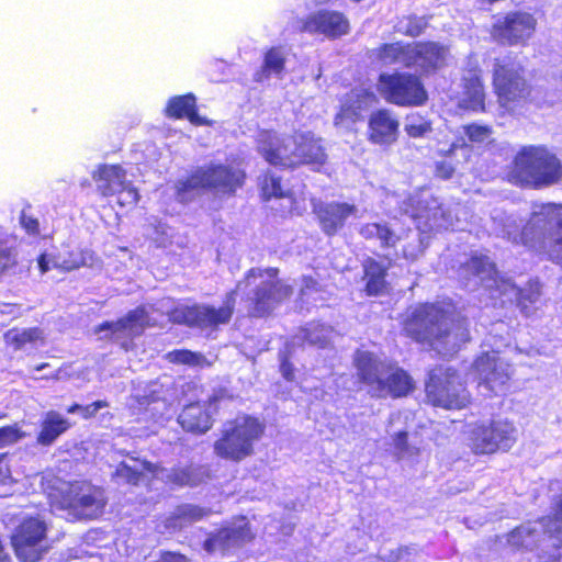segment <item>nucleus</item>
I'll use <instances>...</instances> for the list:
<instances>
[{
  "instance_id": "nucleus-1",
  "label": "nucleus",
  "mask_w": 562,
  "mask_h": 562,
  "mask_svg": "<svg viewBox=\"0 0 562 562\" xmlns=\"http://www.w3.org/2000/svg\"><path fill=\"white\" fill-rule=\"evenodd\" d=\"M277 269H250L236 289L226 294L223 305L215 307L209 304L193 305L177 310L173 319L201 329H215L229 323L238 292L245 295L248 313L263 316L271 312L280 302L289 297L293 289L277 279Z\"/></svg>"
},
{
  "instance_id": "nucleus-2",
  "label": "nucleus",
  "mask_w": 562,
  "mask_h": 562,
  "mask_svg": "<svg viewBox=\"0 0 562 562\" xmlns=\"http://www.w3.org/2000/svg\"><path fill=\"white\" fill-rule=\"evenodd\" d=\"M407 335L427 344L442 356L456 353L470 339L468 321L450 305L422 304L414 308L404 326Z\"/></svg>"
},
{
  "instance_id": "nucleus-3",
  "label": "nucleus",
  "mask_w": 562,
  "mask_h": 562,
  "mask_svg": "<svg viewBox=\"0 0 562 562\" xmlns=\"http://www.w3.org/2000/svg\"><path fill=\"white\" fill-rule=\"evenodd\" d=\"M501 221L502 228L496 231L497 235L515 244L539 247L553 261L562 263V206H541L522 228L521 221L514 216H506Z\"/></svg>"
},
{
  "instance_id": "nucleus-4",
  "label": "nucleus",
  "mask_w": 562,
  "mask_h": 562,
  "mask_svg": "<svg viewBox=\"0 0 562 562\" xmlns=\"http://www.w3.org/2000/svg\"><path fill=\"white\" fill-rule=\"evenodd\" d=\"M401 210L417 223L418 233L403 248L404 257L411 260L423 254L431 233L459 228V216H453L451 210L445 207L428 191H420L405 199Z\"/></svg>"
},
{
  "instance_id": "nucleus-5",
  "label": "nucleus",
  "mask_w": 562,
  "mask_h": 562,
  "mask_svg": "<svg viewBox=\"0 0 562 562\" xmlns=\"http://www.w3.org/2000/svg\"><path fill=\"white\" fill-rule=\"evenodd\" d=\"M353 363L358 380L372 397H401L413 390L412 378L406 371L370 351L358 350Z\"/></svg>"
},
{
  "instance_id": "nucleus-6",
  "label": "nucleus",
  "mask_w": 562,
  "mask_h": 562,
  "mask_svg": "<svg viewBox=\"0 0 562 562\" xmlns=\"http://www.w3.org/2000/svg\"><path fill=\"white\" fill-rule=\"evenodd\" d=\"M459 276L465 286L475 289L482 285L491 292L492 296L497 294L499 297H504V302L517 301L520 304L525 302L536 303L540 297V290L537 284L522 290L516 286L510 280L499 278L495 265L484 255L472 256L460 267Z\"/></svg>"
},
{
  "instance_id": "nucleus-7",
  "label": "nucleus",
  "mask_w": 562,
  "mask_h": 562,
  "mask_svg": "<svg viewBox=\"0 0 562 562\" xmlns=\"http://www.w3.org/2000/svg\"><path fill=\"white\" fill-rule=\"evenodd\" d=\"M510 179L532 189L550 187L562 180V164L544 146H525L515 156Z\"/></svg>"
},
{
  "instance_id": "nucleus-8",
  "label": "nucleus",
  "mask_w": 562,
  "mask_h": 562,
  "mask_svg": "<svg viewBox=\"0 0 562 562\" xmlns=\"http://www.w3.org/2000/svg\"><path fill=\"white\" fill-rule=\"evenodd\" d=\"M265 431L256 417L243 415L224 424L214 442V453L225 460L239 462L254 453V445Z\"/></svg>"
},
{
  "instance_id": "nucleus-9",
  "label": "nucleus",
  "mask_w": 562,
  "mask_h": 562,
  "mask_svg": "<svg viewBox=\"0 0 562 562\" xmlns=\"http://www.w3.org/2000/svg\"><path fill=\"white\" fill-rule=\"evenodd\" d=\"M50 504L56 509L67 510L78 519H93L103 514L106 505L104 491L88 482L63 484L58 495L49 494Z\"/></svg>"
},
{
  "instance_id": "nucleus-10",
  "label": "nucleus",
  "mask_w": 562,
  "mask_h": 562,
  "mask_svg": "<svg viewBox=\"0 0 562 562\" xmlns=\"http://www.w3.org/2000/svg\"><path fill=\"white\" fill-rule=\"evenodd\" d=\"M243 170L224 165H210L198 169L187 180L177 183V195L184 202L196 189H210L216 194L232 195L244 183Z\"/></svg>"
},
{
  "instance_id": "nucleus-11",
  "label": "nucleus",
  "mask_w": 562,
  "mask_h": 562,
  "mask_svg": "<svg viewBox=\"0 0 562 562\" xmlns=\"http://www.w3.org/2000/svg\"><path fill=\"white\" fill-rule=\"evenodd\" d=\"M493 86L499 104L507 110H513L530 94L524 68L510 56L495 59Z\"/></svg>"
},
{
  "instance_id": "nucleus-12",
  "label": "nucleus",
  "mask_w": 562,
  "mask_h": 562,
  "mask_svg": "<svg viewBox=\"0 0 562 562\" xmlns=\"http://www.w3.org/2000/svg\"><path fill=\"white\" fill-rule=\"evenodd\" d=\"M428 400L435 405L447 409H460L470 401L460 375L451 368H436L426 383Z\"/></svg>"
},
{
  "instance_id": "nucleus-13",
  "label": "nucleus",
  "mask_w": 562,
  "mask_h": 562,
  "mask_svg": "<svg viewBox=\"0 0 562 562\" xmlns=\"http://www.w3.org/2000/svg\"><path fill=\"white\" fill-rule=\"evenodd\" d=\"M48 526L41 516L25 517L12 535V546L18 559L34 562L47 551Z\"/></svg>"
},
{
  "instance_id": "nucleus-14",
  "label": "nucleus",
  "mask_w": 562,
  "mask_h": 562,
  "mask_svg": "<svg viewBox=\"0 0 562 562\" xmlns=\"http://www.w3.org/2000/svg\"><path fill=\"white\" fill-rule=\"evenodd\" d=\"M304 143L295 151V138L281 137L271 131H260L257 136L259 154L267 162L273 166L292 168L306 159L303 150Z\"/></svg>"
},
{
  "instance_id": "nucleus-15",
  "label": "nucleus",
  "mask_w": 562,
  "mask_h": 562,
  "mask_svg": "<svg viewBox=\"0 0 562 562\" xmlns=\"http://www.w3.org/2000/svg\"><path fill=\"white\" fill-rule=\"evenodd\" d=\"M378 90L389 102L397 105H420L427 99V93L419 79L412 75H381Z\"/></svg>"
},
{
  "instance_id": "nucleus-16",
  "label": "nucleus",
  "mask_w": 562,
  "mask_h": 562,
  "mask_svg": "<svg viewBox=\"0 0 562 562\" xmlns=\"http://www.w3.org/2000/svg\"><path fill=\"white\" fill-rule=\"evenodd\" d=\"M546 533L557 538V544L562 546V494L553 518L547 517L517 527L507 535V542L516 549H531L537 544L540 536Z\"/></svg>"
},
{
  "instance_id": "nucleus-17",
  "label": "nucleus",
  "mask_w": 562,
  "mask_h": 562,
  "mask_svg": "<svg viewBox=\"0 0 562 562\" xmlns=\"http://www.w3.org/2000/svg\"><path fill=\"white\" fill-rule=\"evenodd\" d=\"M153 312V305L139 306L116 322L101 324L97 333H104L102 337L121 341L122 346L127 349V340L142 335L147 326H154L157 323V319L151 316Z\"/></svg>"
},
{
  "instance_id": "nucleus-18",
  "label": "nucleus",
  "mask_w": 562,
  "mask_h": 562,
  "mask_svg": "<svg viewBox=\"0 0 562 562\" xmlns=\"http://www.w3.org/2000/svg\"><path fill=\"white\" fill-rule=\"evenodd\" d=\"M479 379V386L495 395L504 394L513 374L510 364L491 351L480 356L473 364Z\"/></svg>"
},
{
  "instance_id": "nucleus-19",
  "label": "nucleus",
  "mask_w": 562,
  "mask_h": 562,
  "mask_svg": "<svg viewBox=\"0 0 562 562\" xmlns=\"http://www.w3.org/2000/svg\"><path fill=\"white\" fill-rule=\"evenodd\" d=\"M536 20L524 12L508 13L493 24L492 36L502 44H525L533 34Z\"/></svg>"
},
{
  "instance_id": "nucleus-20",
  "label": "nucleus",
  "mask_w": 562,
  "mask_h": 562,
  "mask_svg": "<svg viewBox=\"0 0 562 562\" xmlns=\"http://www.w3.org/2000/svg\"><path fill=\"white\" fill-rule=\"evenodd\" d=\"M319 225L326 235H335L341 229L349 218H360V210L353 203L348 202H319L314 205Z\"/></svg>"
},
{
  "instance_id": "nucleus-21",
  "label": "nucleus",
  "mask_w": 562,
  "mask_h": 562,
  "mask_svg": "<svg viewBox=\"0 0 562 562\" xmlns=\"http://www.w3.org/2000/svg\"><path fill=\"white\" fill-rule=\"evenodd\" d=\"M252 533L248 527V521L245 517L238 518L231 526L222 528L216 533L212 535L204 542V549L207 552L216 550H227L234 547L241 546L250 541Z\"/></svg>"
},
{
  "instance_id": "nucleus-22",
  "label": "nucleus",
  "mask_w": 562,
  "mask_h": 562,
  "mask_svg": "<svg viewBox=\"0 0 562 562\" xmlns=\"http://www.w3.org/2000/svg\"><path fill=\"white\" fill-rule=\"evenodd\" d=\"M400 122L390 110L372 112L369 119V139L378 145H391L398 136Z\"/></svg>"
},
{
  "instance_id": "nucleus-23",
  "label": "nucleus",
  "mask_w": 562,
  "mask_h": 562,
  "mask_svg": "<svg viewBox=\"0 0 562 562\" xmlns=\"http://www.w3.org/2000/svg\"><path fill=\"white\" fill-rule=\"evenodd\" d=\"M303 29L310 33H318L327 37H338L348 32L349 23L339 12L318 11L307 16Z\"/></svg>"
},
{
  "instance_id": "nucleus-24",
  "label": "nucleus",
  "mask_w": 562,
  "mask_h": 562,
  "mask_svg": "<svg viewBox=\"0 0 562 562\" xmlns=\"http://www.w3.org/2000/svg\"><path fill=\"white\" fill-rule=\"evenodd\" d=\"M155 477L177 486H196L209 477V470L203 465L189 464L171 469L156 464Z\"/></svg>"
},
{
  "instance_id": "nucleus-25",
  "label": "nucleus",
  "mask_w": 562,
  "mask_h": 562,
  "mask_svg": "<svg viewBox=\"0 0 562 562\" xmlns=\"http://www.w3.org/2000/svg\"><path fill=\"white\" fill-rule=\"evenodd\" d=\"M375 97L366 90L352 91L342 103L340 111L335 116V125L349 128L362 117V111L372 105Z\"/></svg>"
},
{
  "instance_id": "nucleus-26",
  "label": "nucleus",
  "mask_w": 562,
  "mask_h": 562,
  "mask_svg": "<svg viewBox=\"0 0 562 562\" xmlns=\"http://www.w3.org/2000/svg\"><path fill=\"white\" fill-rule=\"evenodd\" d=\"M220 400L215 395L207 407L201 403L187 405L178 417L179 424L187 431L203 434L212 427V405Z\"/></svg>"
},
{
  "instance_id": "nucleus-27",
  "label": "nucleus",
  "mask_w": 562,
  "mask_h": 562,
  "mask_svg": "<svg viewBox=\"0 0 562 562\" xmlns=\"http://www.w3.org/2000/svg\"><path fill=\"white\" fill-rule=\"evenodd\" d=\"M467 446L475 454H493L496 452L492 439L490 423L476 422L469 424L464 431Z\"/></svg>"
},
{
  "instance_id": "nucleus-28",
  "label": "nucleus",
  "mask_w": 562,
  "mask_h": 562,
  "mask_svg": "<svg viewBox=\"0 0 562 562\" xmlns=\"http://www.w3.org/2000/svg\"><path fill=\"white\" fill-rule=\"evenodd\" d=\"M414 65L416 69L428 71L445 64L447 49L434 42L413 44Z\"/></svg>"
},
{
  "instance_id": "nucleus-29",
  "label": "nucleus",
  "mask_w": 562,
  "mask_h": 562,
  "mask_svg": "<svg viewBox=\"0 0 562 562\" xmlns=\"http://www.w3.org/2000/svg\"><path fill=\"white\" fill-rule=\"evenodd\" d=\"M92 178L97 182L98 191L104 195H114L126 181V173L121 166L102 165L92 173Z\"/></svg>"
},
{
  "instance_id": "nucleus-30",
  "label": "nucleus",
  "mask_w": 562,
  "mask_h": 562,
  "mask_svg": "<svg viewBox=\"0 0 562 562\" xmlns=\"http://www.w3.org/2000/svg\"><path fill=\"white\" fill-rule=\"evenodd\" d=\"M70 428V423L67 418L63 417L56 411H48L45 413L41 423V430L37 435L36 441L38 445L48 447L55 440Z\"/></svg>"
},
{
  "instance_id": "nucleus-31",
  "label": "nucleus",
  "mask_w": 562,
  "mask_h": 562,
  "mask_svg": "<svg viewBox=\"0 0 562 562\" xmlns=\"http://www.w3.org/2000/svg\"><path fill=\"white\" fill-rule=\"evenodd\" d=\"M407 416L401 412H394L390 415L387 431L391 434L392 446L395 454L400 459L413 458L418 454L419 449L408 442L407 431L403 429L393 430L395 424L401 423Z\"/></svg>"
},
{
  "instance_id": "nucleus-32",
  "label": "nucleus",
  "mask_w": 562,
  "mask_h": 562,
  "mask_svg": "<svg viewBox=\"0 0 562 562\" xmlns=\"http://www.w3.org/2000/svg\"><path fill=\"white\" fill-rule=\"evenodd\" d=\"M484 89L477 71H470L464 77V92L460 105L464 109L479 111L484 109Z\"/></svg>"
},
{
  "instance_id": "nucleus-33",
  "label": "nucleus",
  "mask_w": 562,
  "mask_h": 562,
  "mask_svg": "<svg viewBox=\"0 0 562 562\" xmlns=\"http://www.w3.org/2000/svg\"><path fill=\"white\" fill-rule=\"evenodd\" d=\"M379 59L386 66L401 65L411 68L414 65L413 44H385L379 49Z\"/></svg>"
},
{
  "instance_id": "nucleus-34",
  "label": "nucleus",
  "mask_w": 562,
  "mask_h": 562,
  "mask_svg": "<svg viewBox=\"0 0 562 562\" xmlns=\"http://www.w3.org/2000/svg\"><path fill=\"white\" fill-rule=\"evenodd\" d=\"M54 266L68 271L80 267L94 268L99 266V259L88 249H77L67 254L59 252L54 261Z\"/></svg>"
},
{
  "instance_id": "nucleus-35",
  "label": "nucleus",
  "mask_w": 562,
  "mask_h": 562,
  "mask_svg": "<svg viewBox=\"0 0 562 562\" xmlns=\"http://www.w3.org/2000/svg\"><path fill=\"white\" fill-rule=\"evenodd\" d=\"M490 427L496 452L508 451L517 441L518 430L513 423L497 419L490 422Z\"/></svg>"
},
{
  "instance_id": "nucleus-36",
  "label": "nucleus",
  "mask_w": 562,
  "mask_h": 562,
  "mask_svg": "<svg viewBox=\"0 0 562 562\" xmlns=\"http://www.w3.org/2000/svg\"><path fill=\"white\" fill-rule=\"evenodd\" d=\"M167 114L172 117H188L192 124L201 125L205 121L195 111V98L192 94L175 97L170 99Z\"/></svg>"
},
{
  "instance_id": "nucleus-37",
  "label": "nucleus",
  "mask_w": 562,
  "mask_h": 562,
  "mask_svg": "<svg viewBox=\"0 0 562 562\" xmlns=\"http://www.w3.org/2000/svg\"><path fill=\"white\" fill-rule=\"evenodd\" d=\"M294 138L295 151H299L297 148L304 143L302 151L305 153L306 159H303L301 164H324L326 154L319 138L310 132L295 134Z\"/></svg>"
},
{
  "instance_id": "nucleus-38",
  "label": "nucleus",
  "mask_w": 562,
  "mask_h": 562,
  "mask_svg": "<svg viewBox=\"0 0 562 562\" xmlns=\"http://www.w3.org/2000/svg\"><path fill=\"white\" fill-rule=\"evenodd\" d=\"M286 59V50L283 47H272L266 54L261 70L256 74L257 81H262L270 76L281 77Z\"/></svg>"
},
{
  "instance_id": "nucleus-39",
  "label": "nucleus",
  "mask_w": 562,
  "mask_h": 562,
  "mask_svg": "<svg viewBox=\"0 0 562 562\" xmlns=\"http://www.w3.org/2000/svg\"><path fill=\"white\" fill-rule=\"evenodd\" d=\"M366 239H376L382 247H394L400 236L386 223H368L359 228Z\"/></svg>"
},
{
  "instance_id": "nucleus-40",
  "label": "nucleus",
  "mask_w": 562,
  "mask_h": 562,
  "mask_svg": "<svg viewBox=\"0 0 562 562\" xmlns=\"http://www.w3.org/2000/svg\"><path fill=\"white\" fill-rule=\"evenodd\" d=\"M363 267L367 279L368 294H382L386 290V268L374 259L366 260Z\"/></svg>"
},
{
  "instance_id": "nucleus-41",
  "label": "nucleus",
  "mask_w": 562,
  "mask_h": 562,
  "mask_svg": "<svg viewBox=\"0 0 562 562\" xmlns=\"http://www.w3.org/2000/svg\"><path fill=\"white\" fill-rule=\"evenodd\" d=\"M16 237L0 229V274H3L18 265Z\"/></svg>"
},
{
  "instance_id": "nucleus-42",
  "label": "nucleus",
  "mask_w": 562,
  "mask_h": 562,
  "mask_svg": "<svg viewBox=\"0 0 562 562\" xmlns=\"http://www.w3.org/2000/svg\"><path fill=\"white\" fill-rule=\"evenodd\" d=\"M155 470L156 464L132 459L130 462L120 463L115 474L127 483L136 484L145 473H151L155 477Z\"/></svg>"
},
{
  "instance_id": "nucleus-43",
  "label": "nucleus",
  "mask_w": 562,
  "mask_h": 562,
  "mask_svg": "<svg viewBox=\"0 0 562 562\" xmlns=\"http://www.w3.org/2000/svg\"><path fill=\"white\" fill-rule=\"evenodd\" d=\"M333 328L324 324H310L303 328L300 334L294 338L297 341H307L310 345L325 347L328 345L333 337ZM295 341H293L294 344Z\"/></svg>"
},
{
  "instance_id": "nucleus-44",
  "label": "nucleus",
  "mask_w": 562,
  "mask_h": 562,
  "mask_svg": "<svg viewBox=\"0 0 562 562\" xmlns=\"http://www.w3.org/2000/svg\"><path fill=\"white\" fill-rule=\"evenodd\" d=\"M205 515V509L193 504H183L176 508L172 516L168 519V526L171 528H182L188 524L202 519Z\"/></svg>"
},
{
  "instance_id": "nucleus-45",
  "label": "nucleus",
  "mask_w": 562,
  "mask_h": 562,
  "mask_svg": "<svg viewBox=\"0 0 562 562\" xmlns=\"http://www.w3.org/2000/svg\"><path fill=\"white\" fill-rule=\"evenodd\" d=\"M5 340L9 344L15 345L16 348H21L27 342H34L43 338V331L37 328H13L5 333Z\"/></svg>"
},
{
  "instance_id": "nucleus-46",
  "label": "nucleus",
  "mask_w": 562,
  "mask_h": 562,
  "mask_svg": "<svg viewBox=\"0 0 562 562\" xmlns=\"http://www.w3.org/2000/svg\"><path fill=\"white\" fill-rule=\"evenodd\" d=\"M404 131L409 137H425L431 132V123L418 113H411L405 119Z\"/></svg>"
},
{
  "instance_id": "nucleus-47",
  "label": "nucleus",
  "mask_w": 562,
  "mask_h": 562,
  "mask_svg": "<svg viewBox=\"0 0 562 562\" xmlns=\"http://www.w3.org/2000/svg\"><path fill=\"white\" fill-rule=\"evenodd\" d=\"M167 359L172 363H181L194 368L210 366L203 355L184 349L170 351L167 355Z\"/></svg>"
},
{
  "instance_id": "nucleus-48",
  "label": "nucleus",
  "mask_w": 562,
  "mask_h": 562,
  "mask_svg": "<svg viewBox=\"0 0 562 562\" xmlns=\"http://www.w3.org/2000/svg\"><path fill=\"white\" fill-rule=\"evenodd\" d=\"M300 295L302 300H313L314 302L323 300L322 290L318 282L313 277H303Z\"/></svg>"
},
{
  "instance_id": "nucleus-49",
  "label": "nucleus",
  "mask_w": 562,
  "mask_h": 562,
  "mask_svg": "<svg viewBox=\"0 0 562 562\" xmlns=\"http://www.w3.org/2000/svg\"><path fill=\"white\" fill-rule=\"evenodd\" d=\"M24 437L25 434L16 425L2 427L0 428V448L15 443Z\"/></svg>"
},
{
  "instance_id": "nucleus-50",
  "label": "nucleus",
  "mask_w": 562,
  "mask_h": 562,
  "mask_svg": "<svg viewBox=\"0 0 562 562\" xmlns=\"http://www.w3.org/2000/svg\"><path fill=\"white\" fill-rule=\"evenodd\" d=\"M425 26L426 22L423 18H407L400 22L398 30L409 36H418Z\"/></svg>"
},
{
  "instance_id": "nucleus-51",
  "label": "nucleus",
  "mask_w": 562,
  "mask_h": 562,
  "mask_svg": "<svg viewBox=\"0 0 562 562\" xmlns=\"http://www.w3.org/2000/svg\"><path fill=\"white\" fill-rule=\"evenodd\" d=\"M262 193L267 199L284 198L280 180L274 176H266L262 181Z\"/></svg>"
},
{
  "instance_id": "nucleus-52",
  "label": "nucleus",
  "mask_w": 562,
  "mask_h": 562,
  "mask_svg": "<svg viewBox=\"0 0 562 562\" xmlns=\"http://www.w3.org/2000/svg\"><path fill=\"white\" fill-rule=\"evenodd\" d=\"M114 195H117V203L121 206H133L138 201L137 190L130 182L121 188Z\"/></svg>"
},
{
  "instance_id": "nucleus-53",
  "label": "nucleus",
  "mask_w": 562,
  "mask_h": 562,
  "mask_svg": "<svg viewBox=\"0 0 562 562\" xmlns=\"http://www.w3.org/2000/svg\"><path fill=\"white\" fill-rule=\"evenodd\" d=\"M464 132L473 143H484L491 138L492 134L490 127L476 124L464 126Z\"/></svg>"
},
{
  "instance_id": "nucleus-54",
  "label": "nucleus",
  "mask_w": 562,
  "mask_h": 562,
  "mask_svg": "<svg viewBox=\"0 0 562 562\" xmlns=\"http://www.w3.org/2000/svg\"><path fill=\"white\" fill-rule=\"evenodd\" d=\"M20 224L25 229V232L30 235H38L40 234V223L38 220L29 215L25 211L21 213Z\"/></svg>"
},
{
  "instance_id": "nucleus-55",
  "label": "nucleus",
  "mask_w": 562,
  "mask_h": 562,
  "mask_svg": "<svg viewBox=\"0 0 562 562\" xmlns=\"http://www.w3.org/2000/svg\"><path fill=\"white\" fill-rule=\"evenodd\" d=\"M108 406V403L104 402V401H97L90 405H87V406H82V409H81V416L83 418H89V417H92L93 415H95V413L101 409V408H104Z\"/></svg>"
},
{
  "instance_id": "nucleus-56",
  "label": "nucleus",
  "mask_w": 562,
  "mask_h": 562,
  "mask_svg": "<svg viewBox=\"0 0 562 562\" xmlns=\"http://www.w3.org/2000/svg\"><path fill=\"white\" fill-rule=\"evenodd\" d=\"M415 548L412 547H401L395 551H392L391 554L386 558L387 562H397L403 560L406 555H409L412 552H415Z\"/></svg>"
},
{
  "instance_id": "nucleus-57",
  "label": "nucleus",
  "mask_w": 562,
  "mask_h": 562,
  "mask_svg": "<svg viewBox=\"0 0 562 562\" xmlns=\"http://www.w3.org/2000/svg\"><path fill=\"white\" fill-rule=\"evenodd\" d=\"M437 176L442 179H449L454 172V167L448 161H440L436 167Z\"/></svg>"
},
{
  "instance_id": "nucleus-58",
  "label": "nucleus",
  "mask_w": 562,
  "mask_h": 562,
  "mask_svg": "<svg viewBox=\"0 0 562 562\" xmlns=\"http://www.w3.org/2000/svg\"><path fill=\"white\" fill-rule=\"evenodd\" d=\"M0 482L3 484L12 482L11 472L4 454L0 456Z\"/></svg>"
},
{
  "instance_id": "nucleus-59",
  "label": "nucleus",
  "mask_w": 562,
  "mask_h": 562,
  "mask_svg": "<svg viewBox=\"0 0 562 562\" xmlns=\"http://www.w3.org/2000/svg\"><path fill=\"white\" fill-rule=\"evenodd\" d=\"M55 260H56V257L55 258H50L47 254L41 255L38 260H37L38 268H40L41 272L42 273H46L52 268H56L54 266V261Z\"/></svg>"
},
{
  "instance_id": "nucleus-60",
  "label": "nucleus",
  "mask_w": 562,
  "mask_h": 562,
  "mask_svg": "<svg viewBox=\"0 0 562 562\" xmlns=\"http://www.w3.org/2000/svg\"><path fill=\"white\" fill-rule=\"evenodd\" d=\"M457 151H461L463 157H467L470 153V148L468 145H465L464 142L462 143H453L448 151L449 156L454 155Z\"/></svg>"
},
{
  "instance_id": "nucleus-61",
  "label": "nucleus",
  "mask_w": 562,
  "mask_h": 562,
  "mask_svg": "<svg viewBox=\"0 0 562 562\" xmlns=\"http://www.w3.org/2000/svg\"><path fill=\"white\" fill-rule=\"evenodd\" d=\"M156 562H187V559L181 554L166 552Z\"/></svg>"
},
{
  "instance_id": "nucleus-62",
  "label": "nucleus",
  "mask_w": 562,
  "mask_h": 562,
  "mask_svg": "<svg viewBox=\"0 0 562 562\" xmlns=\"http://www.w3.org/2000/svg\"><path fill=\"white\" fill-rule=\"evenodd\" d=\"M281 373L286 380L293 379V370L291 363L288 360H283L281 363Z\"/></svg>"
},
{
  "instance_id": "nucleus-63",
  "label": "nucleus",
  "mask_w": 562,
  "mask_h": 562,
  "mask_svg": "<svg viewBox=\"0 0 562 562\" xmlns=\"http://www.w3.org/2000/svg\"><path fill=\"white\" fill-rule=\"evenodd\" d=\"M81 409H82V406H81V405H79V404H75V405L70 406V407L67 409V412H68L69 414H75V413H79V414H81Z\"/></svg>"
},
{
  "instance_id": "nucleus-64",
  "label": "nucleus",
  "mask_w": 562,
  "mask_h": 562,
  "mask_svg": "<svg viewBox=\"0 0 562 562\" xmlns=\"http://www.w3.org/2000/svg\"><path fill=\"white\" fill-rule=\"evenodd\" d=\"M46 367H48V364H47V363H42V364L37 366V367L35 368V370H36V371H41V370L45 369Z\"/></svg>"
}]
</instances>
